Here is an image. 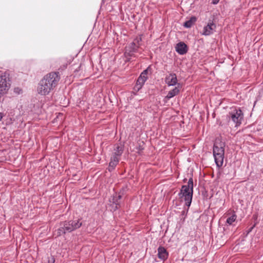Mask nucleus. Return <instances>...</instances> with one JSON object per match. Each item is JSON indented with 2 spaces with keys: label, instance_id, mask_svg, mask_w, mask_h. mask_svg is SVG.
<instances>
[{
  "label": "nucleus",
  "instance_id": "nucleus-1",
  "mask_svg": "<svg viewBox=\"0 0 263 263\" xmlns=\"http://www.w3.org/2000/svg\"><path fill=\"white\" fill-rule=\"evenodd\" d=\"M59 73L50 72L44 77L37 87V92L41 95H48L57 85L60 80Z\"/></svg>",
  "mask_w": 263,
  "mask_h": 263
},
{
  "label": "nucleus",
  "instance_id": "nucleus-2",
  "mask_svg": "<svg viewBox=\"0 0 263 263\" xmlns=\"http://www.w3.org/2000/svg\"><path fill=\"white\" fill-rule=\"evenodd\" d=\"M193 181L192 178L189 180L187 185H183L181 187L180 193L179 194V197L182 201H184L185 204L188 207L190 206L193 197Z\"/></svg>",
  "mask_w": 263,
  "mask_h": 263
},
{
  "label": "nucleus",
  "instance_id": "nucleus-3",
  "mask_svg": "<svg viewBox=\"0 0 263 263\" xmlns=\"http://www.w3.org/2000/svg\"><path fill=\"white\" fill-rule=\"evenodd\" d=\"M224 143L220 139L216 140L213 147V155L215 161L217 166L222 165L223 162L224 149Z\"/></svg>",
  "mask_w": 263,
  "mask_h": 263
},
{
  "label": "nucleus",
  "instance_id": "nucleus-4",
  "mask_svg": "<svg viewBox=\"0 0 263 263\" xmlns=\"http://www.w3.org/2000/svg\"><path fill=\"white\" fill-rule=\"evenodd\" d=\"M124 146L122 144H117L115 146L114 152L111 157V160L109 165V171H111L117 165L119 162V157L123 153Z\"/></svg>",
  "mask_w": 263,
  "mask_h": 263
},
{
  "label": "nucleus",
  "instance_id": "nucleus-5",
  "mask_svg": "<svg viewBox=\"0 0 263 263\" xmlns=\"http://www.w3.org/2000/svg\"><path fill=\"white\" fill-rule=\"evenodd\" d=\"M227 117L229 122H232L236 124V126H238L241 123L243 114L240 109L232 108H231Z\"/></svg>",
  "mask_w": 263,
  "mask_h": 263
},
{
  "label": "nucleus",
  "instance_id": "nucleus-6",
  "mask_svg": "<svg viewBox=\"0 0 263 263\" xmlns=\"http://www.w3.org/2000/svg\"><path fill=\"white\" fill-rule=\"evenodd\" d=\"M9 75L6 72L0 74V98L7 92L10 87Z\"/></svg>",
  "mask_w": 263,
  "mask_h": 263
},
{
  "label": "nucleus",
  "instance_id": "nucleus-7",
  "mask_svg": "<svg viewBox=\"0 0 263 263\" xmlns=\"http://www.w3.org/2000/svg\"><path fill=\"white\" fill-rule=\"evenodd\" d=\"M82 224V222H80L79 220L65 221L63 223V229H65L67 232H70L79 228Z\"/></svg>",
  "mask_w": 263,
  "mask_h": 263
},
{
  "label": "nucleus",
  "instance_id": "nucleus-8",
  "mask_svg": "<svg viewBox=\"0 0 263 263\" xmlns=\"http://www.w3.org/2000/svg\"><path fill=\"white\" fill-rule=\"evenodd\" d=\"M148 70V69L144 70L141 73V74H140V76H139V77L138 78V79L137 81L136 87L138 90L142 88V86L144 84L145 82L146 81V80L147 79V74Z\"/></svg>",
  "mask_w": 263,
  "mask_h": 263
},
{
  "label": "nucleus",
  "instance_id": "nucleus-9",
  "mask_svg": "<svg viewBox=\"0 0 263 263\" xmlns=\"http://www.w3.org/2000/svg\"><path fill=\"white\" fill-rule=\"evenodd\" d=\"M216 28V25L213 22H210L203 28L202 34L209 35L212 34Z\"/></svg>",
  "mask_w": 263,
  "mask_h": 263
},
{
  "label": "nucleus",
  "instance_id": "nucleus-10",
  "mask_svg": "<svg viewBox=\"0 0 263 263\" xmlns=\"http://www.w3.org/2000/svg\"><path fill=\"white\" fill-rule=\"evenodd\" d=\"M165 82L168 86H174L177 83V76L174 73H170L165 78Z\"/></svg>",
  "mask_w": 263,
  "mask_h": 263
},
{
  "label": "nucleus",
  "instance_id": "nucleus-11",
  "mask_svg": "<svg viewBox=\"0 0 263 263\" xmlns=\"http://www.w3.org/2000/svg\"><path fill=\"white\" fill-rule=\"evenodd\" d=\"M121 198V195L114 196L112 198L109 200L111 203L110 205L112 206V209L113 210H116L118 208V206L120 204V201H119Z\"/></svg>",
  "mask_w": 263,
  "mask_h": 263
},
{
  "label": "nucleus",
  "instance_id": "nucleus-12",
  "mask_svg": "<svg viewBox=\"0 0 263 263\" xmlns=\"http://www.w3.org/2000/svg\"><path fill=\"white\" fill-rule=\"evenodd\" d=\"M175 48L176 51L180 54H185L187 52V46L183 42L177 44Z\"/></svg>",
  "mask_w": 263,
  "mask_h": 263
},
{
  "label": "nucleus",
  "instance_id": "nucleus-13",
  "mask_svg": "<svg viewBox=\"0 0 263 263\" xmlns=\"http://www.w3.org/2000/svg\"><path fill=\"white\" fill-rule=\"evenodd\" d=\"M181 88V86L180 84H178L177 86H176L173 89L168 91L166 98L170 99L173 97L178 95L180 91V89Z\"/></svg>",
  "mask_w": 263,
  "mask_h": 263
},
{
  "label": "nucleus",
  "instance_id": "nucleus-14",
  "mask_svg": "<svg viewBox=\"0 0 263 263\" xmlns=\"http://www.w3.org/2000/svg\"><path fill=\"white\" fill-rule=\"evenodd\" d=\"M158 256L160 259L164 260L167 258L168 253L164 248L159 247L158 249Z\"/></svg>",
  "mask_w": 263,
  "mask_h": 263
},
{
  "label": "nucleus",
  "instance_id": "nucleus-15",
  "mask_svg": "<svg viewBox=\"0 0 263 263\" xmlns=\"http://www.w3.org/2000/svg\"><path fill=\"white\" fill-rule=\"evenodd\" d=\"M138 47L137 45H136V46H135L134 45H132V43L130 46L126 47V51L125 54L126 55L128 54L130 56L132 55L130 52L135 51Z\"/></svg>",
  "mask_w": 263,
  "mask_h": 263
},
{
  "label": "nucleus",
  "instance_id": "nucleus-16",
  "mask_svg": "<svg viewBox=\"0 0 263 263\" xmlns=\"http://www.w3.org/2000/svg\"><path fill=\"white\" fill-rule=\"evenodd\" d=\"M196 21L195 17H192L189 20L184 23V26L186 28L191 27Z\"/></svg>",
  "mask_w": 263,
  "mask_h": 263
},
{
  "label": "nucleus",
  "instance_id": "nucleus-17",
  "mask_svg": "<svg viewBox=\"0 0 263 263\" xmlns=\"http://www.w3.org/2000/svg\"><path fill=\"white\" fill-rule=\"evenodd\" d=\"M236 219V216L233 215L231 217H229L227 220V222L229 224H231Z\"/></svg>",
  "mask_w": 263,
  "mask_h": 263
},
{
  "label": "nucleus",
  "instance_id": "nucleus-18",
  "mask_svg": "<svg viewBox=\"0 0 263 263\" xmlns=\"http://www.w3.org/2000/svg\"><path fill=\"white\" fill-rule=\"evenodd\" d=\"M62 226H63L62 224ZM66 232V231L65 230V229H63V226L61 227L58 230V235H61L62 234H65Z\"/></svg>",
  "mask_w": 263,
  "mask_h": 263
},
{
  "label": "nucleus",
  "instance_id": "nucleus-19",
  "mask_svg": "<svg viewBox=\"0 0 263 263\" xmlns=\"http://www.w3.org/2000/svg\"><path fill=\"white\" fill-rule=\"evenodd\" d=\"M141 41V37L136 38L134 40V42L132 43V45H134L136 46V45L138 46L139 42Z\"/></svg>",
  "mask_w": 263,
  "mask_h": 263
},
{
  "label": "nucleus",
  "instance_id": "nucleus-20",
  "mask_svg": "<svg viewBox=\"0 0 263 263\" xmlns=\"http://www.w3.org/2000/svg\"><path fill=\"white\" fill-rule=\"evenodd\" d=\"M141 41V37L136 38L134 40V42L132 43V45H134L136 46V45L138 46L139 42Z\"/></svg>",
  "mask_w": 263,
  "mask_h": 263
},
{
  "label": "nucleus",
  "instance_id": "nucleus-21",
  "mask_svg": "<svg viewBox=\"0 0 263 263\" xmlns=\"http://www.w3.org/2000/svg\"><path fill=\"white\" fill-rule=\"evenodd\" d=\"M54 259L53 257L49 258L48 263H54Z\"/></svg>",
  "mask_w": 263,
  "mask_h": 263
},
{
  "label": "nucleus",
  "instance_id": "nucleus-22",
  "mask_svg": "<svg viewBox=\"0 0 263 263\" xmlns=\"http://www.w3.org/2000/svg\"><path fill=\"white\" fill-rule=\"evenodd\" d=\"M218 2H219V0H213L212 3L213 4H216L218 3Z\"/></svg>",
  "mask_w": 263,
  "mask_h": 263
},
{
  "label": "nucleus",
  "instance_id": "nucleus-23",
  "mask_svg": "<svg viewBox=\"0 0 263 263\" xmlns=\"http://www.w3.org/2000/svg\"><path fill=\"white\" fill-rule=\"evenodd\" d=\"M2 118H3V114H2V113L0 112V121H1Z\"/></svg>",
  "mask_w": 263,
  "mask_h": 263
}]
</instances>
